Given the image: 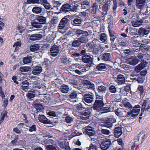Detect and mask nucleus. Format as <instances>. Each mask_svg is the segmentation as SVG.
I'll return each instance as SVG.
<instances>
[{
	"label": "nucleus",
	"instance_id": "52",
	"mask_svg": "<svg viewBox=\"0 0 150 150\" xmlns=\"http://www.w3.org/2000/svg\"><path fill=\"white\" fill-rule=\"evenodd\" d=\"M110 107L108 106L107 107H103L100 109L102 113L107 112L110 111L109 110Z\"/></svg>",
	"mask_w": 150,
	"mask_h": 150
},
{
	"label": "nucleus",
	"instance_id": "5",
	"mask_svg": "<svg viewBox=\"0 0 150 150\" xmlns=\"http://www.w3.org/2000/svg\"><path fill=\"white\" fill-rule=\"evenodd\" d=\"M140 108V106L137 105L133 107L131 110H129V112L130 113V116H131L130 117L134 118L136 117L139 112Z\"/></svg>",
	"mask_w": 150,
	"mask_h": 150
},
{
	"label": "nucleus",
	"instance_id": "1",
	"mask_svg": "<svg viewBox=\"0 0 150 150\" xmlns=\"http://www.w3.org/2000/svg\"><path fill=\"white\" fill-rule=\"evenodd\" d=\"M98 5L96 2L94 3L91 8L87 9L89 15L93 17L95 20L98 21L100 19V17L97 16V9Z\"/></svg>",
	"mask_w": 150,
	"mask_h": 150
},
{
	"label": "nucleus",
	"instance_id": "45",
	"mask_svg": "<svg viewBox=\"0 0 150 150\" xmlns=\"http://www.w3.org/2000/svg\"><path fill=\"white\" fill-rule=\"evenodd\" d=\"M106 89V88L103 86H98L97 90L99 92L101 93H105Z\"/></svg>",
	"mask_w": 150,
	"mask_h": 150
},
{
	"label": "nucleus",
	"instance_id": "13",
	"mask_svg": "<svg viewBox=\"0 0 150 150\" xmlns=\"http://www.w3.org/2000/svg\"><path fill=\"white\" fill-rule=\"evenodd\" d=\"M110 144V139H105L101 142L100 147L102 149L105 150L109 148Z\"/></svg>",
	"mask_w": 150,
	"mask_h": 150
},
{
	"label": "nucleus",
	"instance_id": "16",
	"mask_svg": "<svg viewBox=\"0 0 150 150\" xmlns=\"http://www.w3.org/2000/svg\"><path fill=\"white\" fill-rule=\"evenodd\" d=\"M29 39L31 40H39L42 38V35L40 34H29Z\"/></svg>",
	"mask_w": 150,
	"mask_h": 150
},
{
	"label": "nucleus",
	"instance_id": "63",
	"mask_svg": "<svg viewBox=\"0 0 150 150\" xmlns=\"http://www.w3.org/2000/svg\"><path fill=\"white\" fill-rule=\"evenodd\" d=\"M17 29L19 31V32L22 33L23 31L25 30V29L24 27H23L22 26H21L18 25L17 27Z\"/></svg>",
	"mask_w": 150,
	"mask_h": 150
},
{
	"label": "nucleus",
	"instance_id": "18",
	"mask_svg": "<svg viewBox=\"0 0 150 150\" xmlns=\"http://www.w3.org/2000/svg\"><path fill=\"white\" fill-rule=\"evenodd\" d=\"M90 114L91 112L88 110H86L82 112L80 117L82 120H87L89 118Z\"/></svg>",
	"mask_w": 150,
	"mask_h": 150
},
{
	"label": "nucleus",
	"instance_id": "10",
	"mask_svg": "<svg viewBox=\"0 0 150 150\" xmlns=\"http://www.w3.org/2000/svg\"><path fill=\"white\" fill-rule=\"evenodd\" d=\"M84 132L85 134L88 135L91 138L92 140H94V137L95 134V131L93 128L91 127H85Z\"/></svg>",
	"mask_w": 150,
	"mask_h": 150
},
{
	"label": "nucleus",
	"instance_id": "25",
	"mask_svg": "<svg viewBox=\"0 0 150 150\" xmlns=\"http://www.w3.org/2000/svg\"><path fill=\"white\" fill-rule=\"evenodd\" d=\"M116 82L120 84H124L125 82V79L123 76L120 74L117 76Z\"/></svg>",
	"mask_w": 150,
	"mask_h": 150
},
{
	"label": "nucleus",
	"instance_id": "35",
	"mask_svg": "<svg viewBox=\"0 0 150 150\" xmlns=\"http://www.w3.org/2000/svg\"><path fill=\"white\" fill-rule=\"evenodd\" d=\"M117 89L115 87L114 85L110 86L109 88V91L106 93V95H109L110 94V93H114L117 92Z\"/></svg>",
	"mask_w": 150,
	"mask_h": 150
},
{
	"label": "nucleus",
	"instance_id": "60",
	"mask_svg": "<svg viewBox=\"0 0 150 150\" xmlns=\"http://www.w3.org/2000/svg\"><path fill=\"white\" fill-rule=\"evenodd\" d=\"M47 113V115L50 116L56 117L57 115L55 111L52 110L49 111Z\"/></svg>",
	"mask_w": 150,
	"mask_h": 150
},
{
	"label": "nucleus",
	"instance_id": "19",
	"mask_svg": "<svg viewBox=\"0 0 150 150\" xmlns=\"http://www.w3.org/2000/svg\"><path fill=\"white\" fill-rule=\"evenodd\" d=\"M126 60L129 64L133 65H136L139 61L136 57H133L130 58H127Z\"/></svg>",
	"mask_w": 150,
	"mask_h": 150
},
{
	"label": "nucleus",
	"instance_id": "58",
	"mask_svg": "<svg viewBox=\"0 0 150 150\" xmlns=\"http://www.w3.org/2000/svg\"><path fill=\"white\" fill-rule=\"evenodd\" d=\"M100 131L102 134L105 135H108L110 132L109 130L105 129H102Z\"/></svg>",
	"mask_w": 150,
	"mask_h": 150
},
{
	"label": "nucleus",
	"instance_id": "36",
	"mask_svg": "<svg viewBox=\"0 0 150 150\" xmlns=\"http://www.w3.org/2000/svg\"><path fill=\"white\" fill-rule=\"evenodd\" d=\"M149 47H146V48H144L143 49L139 48V49H136L135 51H136V53L138 52L141 54H142L143 53L144 54L147 53V52L149 49Z\"/></svg>",
	"mask_w": 150,
	"mask_h": 150
},
{
	"label": "nucleus",
	"instance_id": "22",
	"mask_svg": "<svg viewBox=\"0 0 150 150\" xmlns=\"http://www.w3.org/2000/svg\"><path fill=\"white\" fill-rule=\"evenodd\" d=\"M114 135L115 137L118 138L122 134V128L120 127H116L114 129Z\"/></svg>",
	"mask_w": 150,
	"mask_h": 150
},
{
	"label": "nucleus",
	"instance_id": "7",
	"mask_svg": "<svg viewBox=\"0 0 150 150\" xmlns=\"http://www.w3.org/2000/svg\"><path fill=\"white\" fill-rule=\"evenodd\" d=\"M116 122V119L113 117H110L107 118V119L104 121L103 124V126L110 129L113 126V124Z\"/></svg>",
	"mask_w": 150,
	"mask_h": 150
},
{
	"label": "nucleus",
	"instance_id": "64",
	"mask_svg": "<svg viewBox=\"0 0 150 150\" xmlns=\"http://www.w3.org/2000/svg\"><path fill=\"white\" fill-rule=\"evenodd\" d=\"M62 4L61 1H55L53 4L54 7H56L58 8L59 6Z\"/></svg>",
	"mask_w": 150,
	"mask_h": 150
},
{
	"label": "nucleus",
	"instance_id": "54",
	"mask_svg": "<svg viewBox=\"0 0 150 150\" xmlns=\"http://www.w3.org/2000/svg\"><path fill=\"white\" fill-rule=\"evenodd\" d=\"M70 84L74 87H77L78 86V82L77 80H70L69 81Z\"/></svg>",
	"mask_w": 150,
	"mask_h": 150
},
{
	"label": "nucleus",
	"instance_id": "15",
	"mask_svg": "<svg viewBox=\"0 0 150 150\" xmlns=\"http://www.w3.org/2000/svg\"><path fill=\"white\" fill-rule=\"evenodd\" d=\"M71 5L68 4H65L62 6L60 11L63 13H67L70 11Z\"/></svg>",
	"mask_w": 150,
	"mask_h": 150
},
{
	"label": "nucleus",
	"instance_id": "11",
	"mask_svg": "<svg viewBox=\"0 0 150 150\" xmlns=\"http://www.w3.org/2000/svg\"><path fill=\"white\" fill-rule=\"evenodd\" d=\"M68 18L67 16H66L61 20L58 26L59 29H63L65 27L68 25L69 23Z\"/></svg>",
	"mask_w": 150,
	"mask_h": 150
},
{
	"label": "nucleus",
	"instance_id": "57",
	"mask_svg": "<svg viewBox=\"0 0 150 150\" xmlns=\"http://www.w3.org/2000/svg\"><path fill=\"white\" fill-rule=\"evenodd\" d=\"M89 67L87 65H82V72H85L89 70L90 67Z\"/></svg>",
	"mask_w": 150,
	"mask_h": 150
},
{
	"label": "nucleus",
	"instance_id": "2",
	"mask_svg": "<svg viewBox=\"0 0 150 150\" xmlns=\"http://www.w3.org/2000/svg\"><path fill=\"white\" fill-rule=\"evenodd\" d=\"M104 105L103 98L101 96H100V98L96 97V99L93 104V108L94 110H99Z\"/></svg>",
	"mask_w": 150,
	"mask_h": 150
},
{
	"label": "nucleus",
	"instance_id": "37",
	"mask_svg": "<svg viewBox=\"0 0 150 150\" xmlns=\"http://www.w3.org/2000/svg\"><path fill=\"white\" fill-rule=\"evenodd\" d=\"M106 64L104 63H100L98 64L96 67V69L100 71L104 70L107 69Z\"/></svg>",
	"mask_w": 150,
	"mask_h": 150
},
{
	"label": "nucleus",
	"instance_id": "27",
	"mask_svg": "<svg viewBox=\"0 0 150 150\" xmlns=\"http://www.w3.org/2000/svg\"><path fill=\"white\" fill-rule=\"evenodd\" d=\"M59 51V47H51L50 54L53 57H55L58 54Z\"/></svg>",
	"mask_w": 150,
	"mask_h": 150
},
{
	"label": "nucleus",
	"instance_id": "12",
	"mask_svg": "<svg viewBox=\"0 0 150 150\" xmlns=\"http://www.w3.org/2000/svg\"><path fill=\"white\" fill-rule=\"evenodd\" d=\"M83 19L79 16H76L75 18L71 21V24L76 26H81L82 25V23L83 22Z\"/></svg>",
	"mask_w": 150,
	"mask_h": 150
},
{
	"label": "nucleus",
	"instance_id": "14",
	"mask_svg": "<svg viewBox=\"0 0 150 150\" xmlns=\"http://www.w3.org/2000/svg\"><path fill=\"white\" fill-rule=\"evenodd\" d=\"M45 10L42 7L39 6H34L32 9V12L35 14H41L43 13Z\"/></svg>",
	"mask_w": 150,
	"mask_h": 150
},
{
	"label": "nucleus",
	"instance_id": "30",
	"mask_svg": "<svg viewBox=\"0 0 150 150\" xmlns=\"http://www.w3.org/2000/svg\"><path fill=\"white\" fill-rule=\"evenodd\" d=\"M59 90L62 93H67L69 91V86L63 84L61 86Z\"/></svg>",
	"mask_w": 150,
	"mask_h": 150
},
{
	"label": "nucleus",
	"instance_id": "29",
	"mask_svg": "<svg viewBox=\"0 0 150 150\" xmlns=\"http://www.w3.org/2000/svg\"><path fill=\"white\" fill-rule=\"evenodd\" d=\"M90 1L87 0H84L81 4L82 9H85L88 8L90 6Z\"/></svg>",
	"mask_w": 150,
	"mask_h": 150
},
{
	"label": "nucleus",
	"instance_id": "62",
	"mask_svg": "<svg viewBox=\"0 0 150 150\" xmlns=\"http://www.w3.org/2000/svg\"><path fill=\"white\" fill-rule=\"evenodd\" d=\"M28 4H39L40 0H27Z\"/></svg>",
	"mask_w": 150,
	"mask_h": 150
},
{
	"label": "nucleus",
	"instance_id": "55",
	"mask_svg": "<svg viewBox=\"0 0 150 150\" xmlns=\"http://www.w3.org/2000/svg\"><path fill=\"white\" fill-rule=\"evenodd\" d=\"M76 108L78 111L79 110H81L84 109L85 108L83 107L82 104L79 103L76 105Z\"/></svg>",
	"mask_w": 150,
	"mask_h": 150
},
{
	"label": "nucleus",
	"instance_id": "26",
	"mask_svg": "<svg viewBox=\"0 0 150 150\" xmlns=\"http://www.w3.org/2000/svg\"><path fill=\"white\" fill-rule=\"evenodd\" d=\"M149 102L146 100H144L143 101L142 104V108L141 110V113L140 114V116H142L143 115V113L144 112L145 109L146 108Z\"/></svg>",
	"mask_w": 150,
	"mask_h": 150
},
{
	"label": "nucleus",
	"instance_id": "61",
	"mask_svg": "<svg viewBox=\"0 0 150 150\" xmlns=\"http://www.w3.org/2000/svg\"><path fill=\"white\" fill-rule=\"evenodd\" d=\"M140 93L141 95H142L144 92L143 86H139L137 88V91Z\"/></svg>",
	"mask_w": 150,
	"mask_h": 150
},
{
	"label": "nucleus",
	"instance_id": "41",
	"mask_svg": "<svg viewBox=\"0 0 150 150\" xmlns=\"http://www.w3.org/2000/svg\"><path fill=\"white\" fill-rule=\"evenodd\" d=\"M33 106L36 109L38 112H39L43 109L42 105L40 104H35L33 105Z\"/></svg>",
	"mask_w": 150,
	"mask_h": 150
},
{
	"label": "nucleus",
	"instance_id": "32",
	"mask_svg": "<svg viewBox=\"0 0 150 150\" xmlns=\"http://www.w3.org/2000/svg\"><path fill=\"white\" fill-rule=\"evenodd\" d=\"M36 19L31 22V25L33 27L36 28H41L42 27V25Z\"/></svg>",
	"mask_w": 150,
	"mask_h": 150
},
{
	"label": "nucleus",
	"instance_id": "21",
	"mask_svg": "<svg viewBox=\"0 0 150 150\" xmlns=\"http://www.w3.org/2000/svg\"><path fill=\"white\" fill-rule=\"evenodd\" d=\"M29 83L28 81L25 80L22 82L21 86V89L24 91L26 92L29 88Z\"/></svg>",
	"mask_w": 150,
	"mask_h": 150
},
{
	"label": "nucleus",
	"instance_id": "33",
	"mask_svg": "<svg viewBox=\"0 0 150 150\" xmlns=\"http://www.w3.org/2000/svg\"><path fill=\"white\" fill-rule=\"evenodd\" d=\"M146 66V63L142 62L135 68V70L137 72H139L141 70L144 68Z\"/></svg>",
	"mask_w": 150,
	"mask_h": 150
},
{
	"label": "nucleus",
	"instance_id": "44",
	"mask_svg": "<svg viewBox=\"0 0 150 150\" xmlns=\"http://www.w3.org/2000/svg\"><path fill=\"white\" fill-rule=\"evenodd\" d=\"M32 57L31 56H27L23 58V62L25 64H27L31 62Z\"/></svg>",
	"mask_w": 150,
	"mask_h": 150
},
{
	"label": "nucleus",
	"instance_id": "4",
	"mask_svg": "<svg viewBox=\"0 0 150 150\" xmlns=\"http://www.w3.org/2000/svg\"><path fill=\"white\" fill-rule=\"evenodd\" d=\"M111 4V1H105L103 3L102 10L103 13L102 14V17H105V16L107 15V11L109 9Z\"/></svg>",
	"mask_w": 150,
	"mask_h": 150
},
{
	"label": "nucleus",
	"instance_id": "34",
	"mask_svg": "<svg viewBox=\"0 0 150 150\" xmlns=\"http://www.w3.org/2000/svg\"><path fill=\"white\" fill-rule=\"evenodd\" d=\"M84 83L85 85L87 86L89 89H92L95 88V85L89 81L87 80H85L84 81Z\"/></svg>",
	"mask_w": 150,
	"mask_h": 150
},
{
	"label": "nucleus",
	"instance_id": "42",
	"mask_svg": "<svg viewBox=\"0 0 150 150\" xmlns=\"http://www.w3.org/2000/svg\"><path fill=\"white\" fill-rule=\"evenodd\" d=\"M100 40L103 42L105 43L107 40V35L105 33H102L100 36Z\"/></svg>",
	"mask_w": 150,
	"mask_h": 150
},
{
	"label": "nucleus",
	"instance_id": "43",
	"mask_svg": "<svg viewBox=\"0 0 150 150\" xmlns=\"http://www.w3.org/2000/svg\"><path fill=\"white\" fill-rule=\"evenodd\" d=\"M140 136V134H139L138 136L134 139V142L135 144L137 145H139L143 142L142 140L141 139Z\"/></svg>",
	"mask_w": 150,
	"mask_h": 150
},
{
	"label": "nucleus",
	"instance_id": "31",
	"mask_svg": "<svg viewBox=\"0 0 150 150\" xmlns=\"http://www.w3.org/2000/svg\"><path fill=\"white\" fill-rule=\"evenodd\" d=\"M77 96V92L76 91H73L69 95L70 98L71 99L70 100L73 102H76V99H75L74 100H72L76 98Z\"/></svg>",
	"mask_w": 150,
	"mask_h": 150
},
{
	"label": "nucleus",
	"instance_id": "56",
	"mask_svg": "<svg viewBox=\"0 0 150 150\" xmlns=\"http://www.w3.org/2000/svg\"><path fill=\"white\" fill-rule=\"evenodd\" d=\"M117 37L116 36H113L110 38V40L111 41V45L112 46L114 45L115 47H116L117 46V44L116 43H114V41L115 39Z\"/></svg>",
	"mask_w": 150,
	"mask_h": 150
},
{
	"label": "nucleus",
	"instance_id": "24",
	"mask_svg": "<svg viewBox=\"0 0 150 150\" xmlns=\"http://www.w3.org/2000/svg\"><path fill=\"white\" fill-rule=\"evenodd\" d=\"M150 30H146L143 28H140L138 31V33L140 35L144 36L148 34L149 33Z\"/></svg>",
	"mask_w": 150,
	"mask_h": 150
},
{
	"label": "nucleus",
	"instance_id": "3",
	"mask_svg": "<svg viewBox=\"0 0 150 150\" xmlns=\"http://www.w3.org/2000/svg\"><path fill=\"white\" fill-rule=\"evenodd\" d=\"M94 95L92 93H86L83 95L82 101L85 104V103H91L93 101Z\"/></svg>",
	"mask_w": 150,
	"mask_h": 150
},
{
	"label": "nucleus",
	"instance_id": "48",
	"mask_svg": "<svg viewBox=\"0 0 150 150\" xmlns=\"http://www.w3.org/2000/svg\"><path fill=\"white\" fill-rule=\"evenodd\" d=\"M46 150H57V146L51 144L47 145L46 146Z\"/></svg>",
	"mask_w": 150,
	"mask_h": 150
},
{
	"label": "nucleus",
	"instance_id": "8",
	"mask_svg": "<svg viewBox=\"0 0 150 150\" xmlns=\"http://www.w3.org/2000/svg\"><path fill=\"white\" fill-rule=\"evenodd\" d=\"M116 114L120 117H130V113L128 110H124L117 109L115 111Z\"/></svg>",
	"mask_w": 150,
	"mask_h": 150
},
{
	"label": "nucleus",
	"instance_id": "9",
	"mask_svg": "<svg viewBox=\"0 0 150 150\" xmlns=\"http://www.w3.org/2000/svg\"><path fill=\"white\" fill-rule=\"evenodd\" d=\"M81 59L84 63L89 64H87L89 67H91L93 65V58L89 55L87 54L84 55L83 56Z\"/></svg>",
	"mask_w": 150,
	"mask_h": 150
},
{
	"label": "nucleus",
	"instance_id": "50",
	"mask_svg": "<svg viewBox=\"0 0 150 150\" xmlns=\"http://www.w3.org/2000/svg\"><path fill=\"white\" fill-rule=\"evenodd\" d=\"M26 126L27 127H29L28 131L30 132H36L37 130L36 126L35 125H33L30 127L28 125H26Z\"/></svg>",
	"mask_w": 150,
	"mask_h": 150
},
{
	"label": "nucleus",
	"instance_id": "20",
	"mask_svg": "<svg viewBox=\"0 0 150 150\" xmlns=\"http://www.w3.org/2000/svg\"><path fill=\"white\" fill-rule=\"evenodd\" d=\"M42 68L40 66H36L33 69L32 73L34 75L39 74L42 71Z\"/></svg>",
	"mask_w": 150,
	"mask_h": 150
},
{
	"label": "nucleus",
	"instance_id": "47",
	"mask_svg": "<svg viewBox=\"0 0 150 150\" xmlns=\"http://www.w3.org/2000/svg\"><path fill=\"white\" fill-rule=\"evenodd\" d=\"M31 68L29 67H21L19 68V71L21 72H26L29 71Z\"/></svg>",
	"mask_w": 150,
	"mask_h": 150
},
{
	"label": "nucleus",
	"instance_id": "53",
	"mask_svg": "<svg viewBox=\"0 0 150 150\" xmlns=\"http://www.w3.org/2000/svg\"><path fill=\"white\" fill-rule=\"evenodd\" d=\"M59 21L58 18L54 17L51 19L50 21V23L52 24H57Z\"/></svg>",
	"mask_w": 150,
	"mask_h": 150
},
{
	"label": "nucleus",
	"instance_id": "39",
	"mask_svg": "<svg viewBox=\"0 0 150 150\" xmlns=\"http://www.w3.org/2000/svg\"><path fill=\"white\" fill-rule=\"evenodd\" d=\"M111 55L110 53H104L102 57V59L105 61H109L110 60Z\"/></svg>",
	"mask_w": 150,
	"mask_h": 150
},
{
	"label": "nucleus",
	"instance_id": "46",
	"mask_svg": "<svg viewBox=\"0 0 150 150\" xmlns=\"http://www.w3.org/2000/svg\"><path fill=\"white\" fill-rule=\"evenodd\" d=\"M80 6L78 5L77 4L73 5L72 6H71L70 11L73 12H76L77 10L79 8Z\"/></svg>",
	"mask_w": 150,
	"mask_h": 150
},
{
	"label": "nucleus",
	"instance_id": "51",
	"mask_svg": "<svg viewBox=\"0 0 150 150\" xmlns=\"http://www.w3.org/2000/svg\"><path fill=\"white\" fill-rule=\"evenodd\" d=\"M65 119V121L67 123H71L73 122L74 120L73 117L69 116H66Z\"/></svg>",
	"mask_w": 150,
	"mask_h": 150
},
{
	"label": "nucleus",
	"instance_id": "59",
	"mask_svg": "<svg viewBox=\"0 0 150 150\" xmlns=\"http://www.w3.org/2000/svg\"><path fill=\"white\" fill-rule=\"evenodd\" d=\"M124 106L125 107L128 108V110L129 111H130L133 108L132 106L129 102H127L124 104Z\"/></svg>",
	"mask_w": 150,
	"mask_h": 150
},
{
	"label": "nucleus",
	"instance_id": "17",
	"mask_svg": "<svg viewBox=\"0 0 150 150\" xmlns=\"http://www.w3.org/2000/svg\"><path fill=\"white\" fill-rule=\"evenodd\" d=\"M38 118L40 122L44 124H50L51 123L50 120L43 115H39Z\"/></svg>",
	"mask_w": 150,
	"mask_h": 150
},
{
	"label": "nucleus",
	"instance_id": "49",
	"mask_svg": "<svg viewBox=\"0 0 150 150\" xmlns=\"http://www.w3.org/2000/svg\"><path fill=\"white\" fill-rule=\"evenodd\" d=\"M135 50H136V49L135 48L132 49L131 50H130L129 49H126L125 50L124 52L125 54H132V53L136 54Z\"/></svg>",
	"mask_w": 150,
	"mask_h": 150
},
{
	"label": "nucleus",
	"instance_id": "23",
	"mask_svg": "<svg viewBox=\"0 0 150 150\" xmlns=\"http://www.w3.org/2000/svg\"><path fill=\"white\" fill-rule=\"evenodd\" d=\"M76 34L78 37L81 35H82L81 36V37H83V36L85 35L86 37L87 38L88 35V32L86 31H83L81 29H77L75 32Z\"/></svg>",
	"mask_w": 150,
	"mask_h": 150
},
{
	"label": "nucleus",
	"instance_id": "6",
	"mask_svg": "<svg viewBox=\"0 0 150 150\" xmlns=\"http://www.w3.org/2000/svg\"><path fill=\"white\" fill-rule=\"evenodd\" d=\"M87 39L85 35L81 37L77 40H74L72 43V46L73 47H78L81 43H84L87 41Z\"/></svg>",
	"mask_w": 150,
	"mask_h": 150
},
{
	"label": "nucleus",
	"instance_id": "40",
	"mask_svg": "<svg viewBox=\"0 0 150 150\" xmlns=\"http://www.w3.org/2000/svg\"><path fill=\"white\" fill-rule=\"evenodd\" d=\"M134 1L133 0H128L127 4L128 8L130 9H133L135 7Z\"/></svg>",
	"mask_w": 150,
	"mask_h": 150
},
{
	"label": "nucleus",
	"instance_id": "38",
	"mask_svg": "<svg viewBox=\"0 0 150 150\" xmlns=\"http://www.w3.org/2000/svg\"><path fill=\"white\" fill-rule=\"evenodd\" d=\"M35 94L33 91H29L26 94V96L29 100H32V99L35 96Z\"/></svg>",
	"mask_w": 150,
	"mask_h": 150
},
{
	"label": "nucleus",
	"instance_id": "28",
	"mask_svg": "<svg viewBox=\"0 0 150 150\" xmlns=\"http://www.w3.org/2000/svg\"><path fill=\"white\" fill-rule=\"evenodd\" d=\"M47 17H44L42 16H38L36 17V21H38L42 25L46 23Z\"/></svg>",
	"mask_w": 150,
	"mask_h": 150
}]
</instances>
